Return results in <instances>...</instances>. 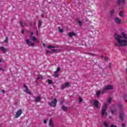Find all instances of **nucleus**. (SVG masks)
<instances>
[{
    "label": "nucleus",
    "instance_id": "f257e3e1",
    "mask_svg": "<svg viewBox=\"0 0 127 127\" xmlns=\"http://www.w3.org/2000/svg\"><path fill=\"white\" fill-rule=\"evenodd\" d=\"M121 36L119 34H116L115 35V38L116 40V42L115 43V46L118 47H124L127 45V34L125 33H122Z\"/></svg>",
    "mask_w": 127,
    "mask_h": 127
},
{
    "label": "nucleus",
    "instance_id": "f03ea898",
    "mask_svg": "<svg viewBox=\"0 0 127 127\" xmlns=\"http://www.w3.org/2000/svg\"><path fill=\"white\" fill-rule=\"evenodd\" d=\"M107 107H108V104L105 103L103 107V109L101 113L102 117H107V116H108V114L106 113V110H107Z\"/></svg>",
    "mask_w": 127,
    "mask_h": 127
},
{
    "label": "nucleus",
    "instance_id": "7ed1b4c3",
    "mask_svg": "<svg viewBox=\"0 0 127 127\" xmlns=\"http://www.w3.org/2000/svg\"><path fill=\"white\" fill-rule=\"evenodd\" d=\"M49 105L50 106V107H53V108H55V107H56V105H57V99H54L53 101L49 103Z\"/></svg>",
    "mask_w": 127,
    "mask_h": 127
},
{
    "label": "nucleus",
    "instance_id": "20e7f679",
    "mask_svg": "<svg viewBox=\"0 0 127 127\" xmlns=\"http://www.w3.org/2000/svg\"><path fill=\"white\" fill-rule=\"evenodd\" d=\"M112 89H113V85H107L103 88V90L102 91V94L105 93L106 92V91H108V90Z\"/></svg>",
    "mask_w": 127,
    "mask_h": 127
},
{
    "label": "nucleus",
    "instance_id": "39448f33",
    "mask_svg": "<svg viewBox=\"0 0 127 127\" xmlns=\"http://www.w3.org/2000/svg\"><path fill=\"white\" fill-rule=\"evenodd\" d=\"M21 115H22V110L21 109H19L16 113L15 118H16V119H18Z\"/></svg>",
    "mask_w": 127,
    "mask_h": 127
},
{
    "label": "nucleus",
    "instance_id": "423d86ee",
    "mask_svg": "<svg viewBox=\"0 0 127 127\" xmlns=\"http://www.w3.org/2000/svg\"><path fill=\"white\" fill-rule=\"evenodd\" d=\"M59 71H60V68L58 67L57 70L55 71L54 75L56 78H58L59 77V74H58V73H59Z\"/></svg>",
    "mask_w": 127,
    "mask_h": 127
},
{
    "label": "nucleus",
    "instance_id": "0eeeda50",
    "mask_svg": "<svg viewBox=\"0 0 127 127\" xmlns=\"http://www.w3.org/2000/svg\"><path fill=\"white\" fill-rule=\"evenodd\" d=\"M94 104L95 107H96V108H97V109H100V108H101L100 106H98L99 104H100V102H99L98 101L94 100Z\"/></svg>",
    "mask_w": 127,
    "mask_h": 127
},
{
    "label": "nucleus",
    "instance_id": "6e6552de",
    "mask_svg": "<svg viewBox=\"0 0 127 127\" xmlns=\"http://www.w3.org/2000/svg\"><path fill=\"white\" fill-rule=\"evenodd\" d=\"M24 88H25V92L27 93V94H29L30 95V94H31V92H30V91L28 89V88L27 87V86H26V85L25 84L24 85Z\"/></svg>",
    "mask_w": 127,
    "mask_h": 127
},
{
    "label": "nucleus",
    "instance_id": "1a4fd4ad",
    "mask_svg": "<svg viewBox=\"0 0 127 127\" xmlns=\"http://www.w3.org/2000/svg\"><path fill=\"white\" fill-rule=\"evenodd\" d=\"M26 43L28 46H33L34 45V43H32L30 41H29V39L26 40Z\"/></svg>",
    "mask_w": 127,
    "mask_h": 127
},
{
    "label": "nucleus",
    "instance_id": "9d476101",
    "mask_svg": "<svg viewBox=\"0 0 127 127\" xmlns=\"http://www.w3.org/2000/svg\"><path fill=\"white\" fill-rule=\"evenodd\" d=\"M0 50L4 53L7 52V49H6L4 47H0Z\"/></svg>",
    "mask_w": 127,
    "mask_h": 127
},
{
    "label": "nucleus",
    "instance_id": "9b49d317",
    "mask_svg": "<svg viewBox=\"0 0 127 127\" xmlns=\"http://www.w3.org/2000/svg\"><path fill=\"white\" fill-rule=\"evenodd\" d=\"M125 4V0H118V4L119 6H121V4Z\"/></svg>",
    "mask_w": 127,
    "mask_h": 127
},
{
    "label": "nucleus",
    "instance_id": "f8f14e48",
    "mask_svg": "<svg viewBox=\"0 0 127 127\" xmlns=\"http://www.w3.org/2000/svg\"><path fill=\"white\" fill-rule=\"evenodd\" d=\"M115 21L116 23L120 24V23H121V21H122V20H121V19H120L119 18L116 17L115 19Z\"/></svg>",
    "mask_w": 127,
    "mask_h": 127
},
{
    "label": "nucleus",
    "instance_id": "ddd939ff",
    "mask_svg": "<svg viewBox=\"0 0 127 127\" xmlns=\"http://www.w3.org/2000/svg\"><path fill=\"white\" fill-rule=\"evenodd\" d=\"M40 101H41V98L40 97L35 98V102H36V103H38L39 102H40Z\"/></svg>",
    "mask_w": 127,
    "mask_h": 127
},
{
    "label": "nucleus",
    "instance_id": "4468645a",
    "mask_svg": "<svg viewBox=\"0 0 127 127\" xmlns=\"http://www.w3.org/2000/svg\"><path fill=\"white\" fill-rule=\"evenodd\" d=\"M77 34L74 32H70L68 33V36L69 37H72L73 36H76Z\"/></svg>",
    "mask_w": 127,
    "mask_h": 127
},
{
    "label": "nucleus",
    "instance_id": "2eb2a0df",
    "mask_svg": "<svg viewBox=\"0 0 127 127\" xmlns=\"http://www.w3.org/2000/svg\"><path fill=\"white\" fill-rule=\"evenodd\" d=\"M49 126L51 127H54V124H53V121H52V119H50Z\"/></svg>",
    "mask_w": 127,
    "mask_h": 127
},
{
    "label": "nucleus",
    "instance_id": "dca6fc26",
    "mask_svg": "<svg viewBox=\"0 0 127 127\" xmlns=\"http://www.w3.org/2000/svg\"><path fill=\"white\" fill-rule=\"evenodd\" d=\"M62 110H63V111L64 112H66V111L68 110V107L65 106V105H64L62 107Z\"/></svg>",
    "mask_w": 127,
    "mask_h": 127
},
{
    "label": "nucleus",
    "instance_id": "f3484780",
    "mask_svg": "<svg viewBox=\"0 0 127 127\" xmlns=\"http://www.w3.org/2000/svg\"><path fill=\"white\" fill-rule=\"evenodd\" d=\"M120 119L121 121H124V113H121L120 115Z\"/></svg>",
    "mask_w": 127,
    "mask_h": 127
},
{
    "label": "nucleus",
    "instance_id": "a211bd4d",
    "mask_svg": "<svg viewBox=\"0 0 127 127\" xmlns=\"http://www.w3.org/2000/svg\"><path fill=\"white\" fill-rule=\"evenodd\" d=\"M111 114H112V115H117V110H116V109L111 110Z\"/></svg>",
    "mask_w": 127,
    "mask_h": 127
},
{
    "label": "nucleus",
    "instance_id": "6ab92c4d",
    "mask_svg": "<svg viewBox=\"0 0 127 127\" xmlns=\"http://www.w3.org/2000/svg\"><path fill=\"white\" fill-rule=\"evenodd\" d=\"M96 95L98 97H100V95H101V90H98L97 91Z\"/></svg>",
    "mask_w": 127,
    "mask_h": 127
},
{
    "label": "nucleus",
    "instance_id": "aec40b11",
    "mask_svg": "<svg viewBox=\"0 0 127 127\" xmlns=\"http://www.w3.org/2000/svg\"><path fill=\"white\" fill-rule=\"evenodd\" d=\"M112 101H113V99H112V98H111V97H109L107 100L108 103H111V102H112Z\"/></svg>",
    "mask_w": 127,
    "mask_h": 127
},
{
    "label": "nucleus",
    "instance_id": "412c9836",
    "mask_svg": "<svg viewBox=\"0 0 127 127\" xmlns=\"http://www.w3.org/2000/svg\"><path fill=\"white\" fill-rule=\"evenodd\" d=\"M33 41H38L37 39H36V37L35 36L32 37Z\"/></svg>",
    "mask_w": 127,
    "mask_h": 127
},
{
    "label": "nucleus",
    "instance_id": "4be33fe9",
    "mask_svg": "<svg viewBox=\"0 0 127 127\" xmlns=\"http://www.w3.org/2000/svg\"><path fill=\"white\" fill-rule=\"evenodd\" d=\"M48 48L49 49H51V48H56V47L53 46H48Z\"/></svg>",
    "mask_w": 127,
    "mask_h": 127
},
{
    "label": "nucleus",
    "instance_id": "5701e85b",
    "mask_svg": "<svg viewBox=\"0 0 127 127\" xmlns=\"http://www.w3.org/2000/svg\"><path fill=\"white\" fill-rule=\"evenodd\" d=\"M4 42H5L6 43H7L8 42V38L7 37H5Z\"/></svg>",
    "mask_w": 127,
    "mask_h": 127
},
{
    "label": "nucleus",
    "instance_id": "b1692460",
    "mask_svg": "<svg viewBox=\"0 0 127 127\" xmlns=\"http://www.w3.org/2000/svg\"><path fill=\"white\" fill-rule=\"evenodd\" d=\"M65 87H69V85H70V83L69 82H66L65 84Z\"/></svg>",
    "mask_w": 127,
    "mask_h": 127
},
{
    "label": "nucleus",
    "instance_id": "393cba45",
    "mask_svg": "<svg viewBox=\"0 0 127 127\" xmlns=\"http://www.w3.org/2000/svg\"><path fill=\"white\" fill-rule=\"evenodd\" d=\"M47 82L49 84H52V80H50V79H48Z\"/></svg>",
    "mask_w": 127,
    "mask_h": 127
},
{
    "label": "nucleus",
    "instance_id": "a878e982",
    "mask_svg": "<svg viewBox=\"0 0 127 127\" xmlns=\"http://www.w3.org/2000/svg\"><path fill=\"white\" fill-rule=\"evenodd\" d=\"M78 23L79 24V25L81 26H82V24L83 23V22L81 21H78Z\"/></svg>",
    "mask_w": 127,
    "mask_h": 127
},
{
    "label": "nucleus",
    "instance_id": "bb28decb",
    "mask_svg": "<svg viewBox=\"0 0 127 127\" xmlns=\"http://www.w3.org/2000/svg\"><path fill=\"white\" fill-rule=\"evenodd\" d=\"M39 79H42V76L41 75H38L37 77V80H39Z\"/></svg>",
    "mask_w": 127,
    "mask_h": 127
},
{
    "label": "nucleus",
    "instance_id": "cd10ccee",
    "mask_svg": "<svg viewBox=\"0 0 127 127\" xmlns=\"http://www.w3.org/2000/svg\"><path fill=\"white\" fill-rule=\"evenodd\" d=\"M38 28H39V27H40L41 26V22H40L39 21H38Z\"/></svg>",
    "mask_w": 127,
    "mask_h": 127
},
{
    "label": "nucleus",
    "instance_id": "c85d7f7f",
    "mask_svg": "<svg viewBox=\"0 0 127 127\" xmlns=\"http://www.w3.org/2000/svg\"><path fill=\"white\" fill-rule=\"evenodd\" d=\"M123 11H121L120 13H119V15L120 16H123Z\"/></svg>",
    "mask_w": 127,
    "mask_h": 127
},
{
    "label": "nucleus",
    "instance_id": "c756f323",
    "mask_svg": "<svg viewBox=\"0 0 127 127\" xmlns=\"http://www.w3.org/2000/svg\"><path fill=\"white\" fill-rule=\"evenodd\" d=\"M21 26H25V24H23V23L21 21L20 22Z\"/></svg>",
    "mask_w": 127,
    "mask_h": 127
},
{
    "label": "nucleus",
    "instance_id": "7c9ffc66",
    "mask_svg": "<svg viewBox=\"0 0 127 127\" xmlns=\"http://www.w3.org/2000/svg\"><path fill=\"white\" fill-rule=\"evenodd\" d=\"M114 13H115V10H111V15H113V14H114Z\"/></svg>",
    "mask_w": 127,
    "mask_h": 127
},
{
    "label": "nucleus",
    "instance_id": "2f4dec72",
    "mask_svg": "<svg viewBox=\"0 0 127 127\" xmlns=\"http://www.w3.org/2000/svg\"><path fill=\"white\" fill-rule=\"evenodd\" d=\"M59 32L62 33L63 32V29H62L60 28H59Z\"/></svg>",
    "mask_w": 127,
    "mask_h": 127
},
{
    "label": "nucleus",
    "instance_id": "473e14b6",
    "mask_svg": "<svg viewBox=\"0 0 127 127\" xmlns=\"http://www.w3.org/2000/svg\"><path fill=\"white\" fill-rule=\"evenodd\" d=\"M104 125L105 126V127H108V124H107V122H104Z\"/></svg>",
    "mask_w": 127,
    "mask_h": 127
},
{
    "label": "nucleus",
    "instance_id": "72a5a7b5",
    "mask_svg": "<svg viewBox=\"0 0 127 127\" xmlns=\"http://www.w3.org/2000/svg\"><path fill=\"white\" fill-rule=\"evenodd\" d=\"M52 51L54 52V53H55V52H57V50L55 49L52 50Z\"/></svg>",
    "mask_w": 127,
    "mask_h": 127
},
{
    "label": "nucleus",
    "instance_id": "f704fd0d",
    "mask_svg": "<svg viewBox=\"0 0 127 127\" xmlns=\"http://www.w3.org/2000/svg\"><path fill=\"white\" fill-rule=\"evenodd\" d=\"M64 88H65V86L63 85L61 87L62 90H64Z\"/></svg>",
    "mask_w": 127,
    "mask_h": 127
},
{
    "label": "nucleus",
    "instance_id": "c9c22d12",
    "mask_svg": "<svg viewBox=\"0 0 127 127\" xmlns=\"http://www.w3.org/2000/svg\"><path fill=\"white\" fill-rule=\"evenodd\" d=\"M79 103H81L83 101V99H82V98H79Z\"/></svg>",
    "mask_w": 127,
    "mask_h": 127
},
{
    "label": "nucleus",
    "instance_id": "e433bc0d",
    "mask_svg": "<svg viewBox=\"0 0 127 127\" xmlns=\"http://www.w3.org/2000/svg\"><path fill=\"white\" fill-rule=\"evenodd\" d=\"M89 55H90L91 56H94V54L93 53H90Z\"/></svg>",
    "mask_w": 127,
    "mask_h": 127
},
{
    "label": "nucleus",
    "instance_id": "4c0bfd02",
    "mask_svg": "<svg viewBox=\"0 0 127 127\" xmlns=\"http://www.w3.org/2000/svg\"><path fill=\"white\" fill-rule=\"evenodd\" d=\"M47 123V120H44V124H46Z\"/></svg>",
    "mask_w": 127,
    "mask_h": 127
},
{
    "label": "nucleus",
    "instance_id": "58836bf2",
    "mask_svg": "<svg viewBox=\"0 0 127 127\" xmlns=\"http://www.w3.org/2000/svg\"><path fill=\"white\" fill-rule=\"evenodd\" d=\"M2 93H3V94H4V93H5V91H4V90H1Z\"/></svg>",
    "mask_w": 127,
    "mask_h": 127
},
{
    "label": "nucleus",
    "instance_id": "ea45409f",
    "mask_svg": "<svg viewBox=\"0 0 127 127\" xmlns=\"http://www.w3.org/2000/svg\"><path fill=\"white\" fill-rule=\"evenodd\" d=\"M126 127V125H125V124H123L122 127Z\"/></svg>",
    "mask_w": 127,
    "mask_h": 127
},
{
    "label": "nucleus",
    "instance_id": "a19ab883",
    "mask_svg": "<svg viewBox=\"0 0 127 127\" xmlns=\"http://www.w3.org/2000/svg\"><path fill=\"white\" fill-rule=\"evenodd\" d=\"M21 33H22V34H23V33H24V31H23V30H22Z\"/></svg>",
    "mask_w": 127,
    "mask_h": 127
},
{
    "label": "nucleus",
    "instance_id": "79ce46f5",
    "mask_svg": "<svg viewBox=\"0 0 127 127\" xmlns=\"http://www.w3.org/2000/svg\"><path fill=\"white\" fill-rule=\"evenodd\" d=\"M31 35L32 36H33V32H32L31 33Z\"/></svg>",
    "mask_w": 127,
    "mask_h": 127
},
{
    "label": "nucleus",
    "instance_id": "37998d69",
    "mask_svg": "<svg viewBox=\"0 0 127 127\" xmlns=\"http://www.w3.org/2000/svg\"><path fill=\"white\" fill-rule=\"evenodd\" d=\"M50 52H49V51H47L46 53L47 54H48V53H50Z\"/></svg>",
    "mask_w": 127,
    "mask_h": 127
},
{
    "label": "nucleus",
    "instance_id": "c03bdc74",
    "mask_svg": "<svg viewBox=\"0 0 127 127\" xmlns=\"http://www.w3.org/2000/svg\"><path fill=\"white\" fill-rule=\"evenodd\" d=\"M2 61V60H1V59H0V63H1Z\"/></svg>",
    "mask_w": 127,
    "mask_h": 127
},
{
    "label": "nucleus",
    "instance_id": "a18cd8bd",
    "mask_svg": "<svg viewBox=\"0 0 127 127\" xmlns=\"http://www.w3.org/2000/svg\"><path fill=\"white\" fill-rule=\"evenodd\" d=\"M62 104H63V102L61 101V104L62 105Z\"/></svg>",
    "mask_w": 127,
    "mask_h": 127
},
{
    "label": "nucleus",
    "instance_id": "49530a36",
    "mask_svg": "<svg viewBox=\"0 0 127 127\" xmlns=\"http://www.w3.org/2000/svg\"><path fill=\"white\" fill-rule=\"evenodd\" d=\"M104 59H105V60H107V58L105 57Z\"/></svg>",
    "mask_w": 127,
    "mask_h": 127
},
{
    "label": "nucleus",
    "instance_id": "de8ad7c7",
    "mask_svg": "<svg viewBox=\"0 0 127 127\" xmlns=\"http://www.w3.org/2000/svg\"><path fill=\"white\" fill-rule=\"evenodd\" d=\"M109 119H112V117H109Z\"/></svg>",
    "mask_w": 127,
    "mask_h": 127
},
{
    "label": "nucleus",
    "instance_id": "09e8293b",
    "mask_svg": "<svg viewBox=\"0 0 127 127\" xmlns=\"http://www.w3.org/2000/svg\"><path fill=\"white\" fill-rule=\"evenodd\" d=\"M37 34H38V31H37Z\"/></svg>",
    "mask_w": 127,
    "mask_h": 127
}]
</instances>
